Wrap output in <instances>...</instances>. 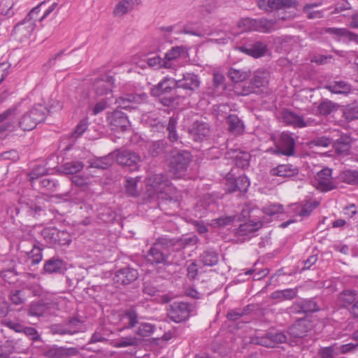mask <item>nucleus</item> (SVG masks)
<instances>
[{
  "instance_id": "nucleus-1",
  "label": "nucleus",
  "mask_w": 358,
  "mask_h": 358,
  "mask_svg": "<svg viewBox=\"0 0 358 358\" xmlns=\"http://www.w3.org/2000/svg\"><path fill=\"white\" fill-rule=\"evenodd\" d=\"M26 100L12 106L0 114V133L6 131H13L18 127L24 131L34 129L36 125L45 119L47 109L41 104H36L26 109Z\"/></svg>"
},
{
  "instance_id": "nucleus-2",
  "label": "nucleus",
  "mask_w": 358,
  "mask_h": 358,
  "mask_svg": "<svg viewBox=\"0 0 358 358\" xmlns=\"http://www.w3.org/2000/svg\"><path fill=\"white\" fill-rule=\"evenodd\" d=\"M176 245L174 239L159 238L152 245L147 254V260L152 264L169 265L176 263L173 259H169L171 250Z\"/></svg>"
},
{
  "instance_id": "nucleus-3",
  "label": "nucleus",
  "mask_w": 358,
  "mask_h": 358,
  "mask_svg": "<svg viewBox=\"0 0 358 358\" xmlns=\"http://www.w3.org/2000/svg\"><path fill=\"white\" fill-rule=\"evenodd\" d=\"M150 196L156 195L159 199L173 201L177 199L176 189L166 177L161 174L150 176L148 180Z\"/></svg>"
},
{
  "instance_id": "nucleus-4",
  "label": "nucleus",
  "mask_w": 358,
  "mask_h": 358,
  "mask_svg": "<svg viewBox=\"0 0 358 358\" xmlns=\"http://www.w3.org/2000/svg\"><path fill=\"white\" fill-rule=\"evenodd\" d=\"M176 89H178L176 79L165 77L151 89V94L154 96L161 97L162 103L169 106L174 101L171 94Z\"/></svg>"
},
{
  "instance_id": "nucleus-5",
  "label": "nucleus",
  "mask_w": 358,
  "mask_h": 358,
  "mask_svg": "<svg viewBox=\"0 0 358 358\" xmlns=\"http://www.w3.org/2000/svg\"><path fill=\"white\" fill-rule=\"evenodd\" d=\"M191 161V155L185 150L172 152L170 157L171 171L176 178H180L186 171Z\"/></svg>"
},
{
  "instance_id": "nucleus-6",
  "label": "nucleus",
  "mask_w": 358,
  "mask_h": 358,
  "mask_svg": "<svg viewBox=\"0 0 358 358\" xmlns=\"http://www.w3.org/2000/svg\"><path fill=\"white\" fill-rule=\"evenodd\" d=\"M275 19H243L238 26H244L245 31H257L261 32H271L278 29Z\"/></svg>"
},
{
  "instance_id": "nucleus-7",
  "label": "nucleus",
  "mask_w": 358,
  "mask_h": 358,
  "mask_svg": "<svg viewBox=\"0 0 358 358\" xmlns=\"http://www.w3.org/2000/svg\"><path fill=\"white\" fill-rule=\"evenodd\" d=\"M312 182L313 186L322 192L332 190L337 186L332 178V170L329 168H324L318 171Z\"/></svg>"
},
{
  "instance_id": "nucleus-8",
  "label": "nucleus",
  "mask_w": 358,
  "mask_h": 358,
  "mask_svg": "<svg viewBox=\"0 0 358 358\" xmlns=\"http://www.w3.org/2000/svg\"><path fill=\"white\" fill-rule=\"evenodd\" d=\"M190 308L188 303L182 301H175L170 305L167 315L173 322L178 323L189 317Z\"/></svg>"
},
{
  "instance_id": "nucleus-9",
  "label": "nucleus",
  "mask_w": 358,
  "mask_h": 358,
  "mask_svg": "<svg viewBox=\"0 0 358 358\" xmlns=\"http://www.w3.org/2000/svg\"><path fill=\"white\" fill-rule=\"evenodd\" d=\"M177 87L185 91L187 95H191L197 90L200 86L199 76L194 73H185L182 78L176 80Z\"/></svg>"
},
{
  "instance_id": "nucleus-10",
  "label": "nucleus",
  "mask_w": 358,
  "mask_h": 358,
  "mask_svg": "<svg viewBox=\"0 0 358 358\" xmlns=\"http://www.w3.org/2000/svg\"><path fill=\"white\" fill-rule=\"evenodd\" d=\"M114 78L113 76L102 75L94 79L92 83V90L97 96H103L112 92Z\"/></svg>"
},
{
  "instance_id": "nucleus-11",
  "label": "nucleus",
  "mask_w": 358,
  "mask_h": 358,
  "mask_svg": "<svg viewBox=\"0 0 358 358\" xmlns=\"http://www.w3.org/2000/svg\"><path fill=\"white\" fill-rule=\"evenodd\" d=\"M282 117L287 124L292 125L294 127L302 128L315 124L314 119L310 117L304 119L303 116L287 110L282 112Z\"/></svg>"
},
{
  "instance_id": "nucleus-12",
  "label": "nucleus",
  "mask_w": 358,
  "mask_h": 358,
  "mask_svg": "<svg viewBox=\"0 0 358 358\" xmlns=\"http://www.w3.org/2000/svg\"><path fill=\"white\" fill-rule=\"evenodd\" d=\"M115 158L119 164L131 167V170L136 169L141 160V157L136 152L125 150L115 152Z\"/></svg>"
},
{
  "instance_id": "nucleus-13",
  "label": "nucleus",
  "mask_w": 358,
  "mask_h": 358,
  "mask_svg": "<svg viewBox=\"0 0 358 358\" xmlns=\"http://www.w3.org/2000/svg\"><path fill=\"white\" fill-rule=\"evenodd\" d=\"M278 152L283 155L292 156L295 152V142L293 137L288 133L280 134L277 145Z\"/></svg>"
},
{
  "instance_id": "nucleus-14",
  "label": "nucleus",
  "mask_w": 358,
  "mask_h": 358,
  "mask_svg": "<svg viewBox=\"0 0 358 358\" xmlns=\"http://www.w3.org/2000/svg\"><path fill=\"white\" fill-rule=\"evenodd\" d=\"M80 321L76 318L71 319L66 324H53L50 327V331L53 334H71L73 335L79 331Z\"/></svg>"
},
{
  "instance_id": "nucleus-15",
  "label": "nucleus",
  "mask_w": 358,
  "mask_h": 358,
  "mask_svg": "<svg viewBox=\"0 0 358 358\" xmlns=\"http://www.w3.org/2000/svg\"><path fill=\"white\" fill-rule=\"evenodd\" d=\"M311 327L312 324L310 321L301 319L289 328L288 334L290 338H301L307 335Z\"/></svg>"
},
{
  "instance_id": "nucleus-16",
  "label": "nucleus",
  "mask_w": 358,
  "mask_h": 358,
  "mask_svg": "<svg viewBox=\"0 0 358 358\" xmlns=\"http://www.w3.org/2000/svg\"><path fill=\"white\" fill-rule=\"evenodd\" d=\"M76 348H64L54 345L48 348L45 355L49 358H69L78 354Z\"/></svg>"
},
{
  "instance_id": "nucleus-17",
  "label": "nucleus",
  "mask_w": 358,
  "mask_h": 358,
  "mask_svg": "<svg viewBox=\"0 0 358 358\" xmlns=\"http://www.w3.org/2000/svg\"><path fill=\"white\" fill-rule=\"evenodd\" d=\"M138 271L131 267H125L118 270L114 277L116 283L121 285H128L138 278Z\"/></svg>"
},
{
  "instance_id": "nucleus-18",
  "label": "nucleus",
  "mask_w": 358,
  "mask_h": 358,
  "mask_svg": "<svg viewBox=\"0 0 358 358\" xmlns=\"http://www.w3.org/2000/svg\"><path fill=\"white\" fill-rule=\"evenodd\" d=\"M187 50L184 46H175L172 47L169 50L164 57L165 63H164V68L173 69L174 68V62L182 56H185Z\"/></svg>"
},
{
  "instance_id": "nucleus-19",
  "label": "nucleus",
  "mask_w": 358,
  "mask_h": 358,
  "mask_svg": "<svg viewBox=\"0 0 358 358\" xmlns=\"http://www.w3.org/2000/svg\"><path fill=\"white\" fill-rule=\"evenodd\" d=\"M108 120L113 130L124 131L129 127L127 117L121 111L115 110L108 117Z\"/></svg>"
},
{
  "instance_id": "nucleus-20",
  "label": "nucleus",
  "mask_w": 358,
  "mask_h": 358,
  "mask_svg": "<svg viewBox=\"0 0 358 358\" xmlns=\"http://www.w3.org/2000/svg\"><path fill=\"white\" fill-rule=\"evenodd\" d=\"M226 157L231 159L235 165L241 169L247 168L250 164V155L240 150H231L227 152Z\"/></svg>"
},
{
  "instance_id": "nucleus-21",
  "label": "nucleus",
  "mask_w": 358,
  "mask_h": 358,
  "mask_svg": "<svg viewBox=\"0 0 358 358\" xmlns=\"http://www.w3.org/2000/svg\"><path fill=\"white\" fill-rule=\"evenodd\" d=\"M270 73L266 70H257L250 80L252 90L250 92H256V89L266 87L269 83Z\"/></svg>"
},
{
  "instance_id": "nucleus-22",
  "label": "nucleus",
  "mask_w": 358,
  "mask_h": 358,
  "mask_svg": "<svg viewBox=\"0 0 358 358\" xmlns=\"http://www.w3.org/2000/svg\"><path fill=\"white\" fill-rule=\"evenodd\" d=\"M224 81L225 78L222 73L219 72L214 73L213 83L208 87L207 94L212 96H217L222 94L225 90Z\"/></svg>"
},
{
  "instance_id": "nucleus-23",
  "label": "nucleus",
  "mask_w": 358,
  "mask_h": 358,
  "mask_svg": "<svg viewBox=\"0 0 358 358\" xmlns=\"http://www.w3.org/2000/svg\"><path fill=\"white\" fill-rule=\"evenodd\" d=\"M189 134L194 141H202L210 134L209 125L206 122L196 121L189 129Z\"/></svg>"
},
{
  "instance_id": "nucleus-24",
  "label": "nucleus",
  "mask_w": 358,
  "mask_h": 358,
  "mask_svg": "<svg viewBox=\"0 0 358 358\" xmlns=\"http://www.w3.org/2000/svg\"><path fill=\"white\" fill-rule=\"evenodd\" d=\"M227 185L228 192H233L237 190L240 192H246L250 186V181L245 175L240 176L236 179L229 177L227 179Z\"/></svg>"
},
{
  "instance_id": "nucleus-25",
  "label": "nucleus",
  "mask_w": 358,
  "mask_h": 358,
  "mask_svg": "<svg viewBox=\"0 0 358 358\" xmlns=\"http://www.w3.org/2000/svg\"><path fill=\"white\" fill-rule=\"evenodd\" d=\"M288 341L287 335L281 331L269 332L264 337L262 338L260 343L266 347H274L276 344L283 343Z\"/></svg>"
},
{
  "instance_id": "nucleus-26",
  "label": "nucleus",
  "mask_w": 358,
  "mask_h": 358,
  "mask_svg": "<svg viewBox=\"0 0 358 358\" xmlns=\"http://www.w3.org/2000/svg\"><path fill=\"white\" fill-rule=\"evenodd\" d=\"M139 4V0H120L115 5L113 14L115 17H122L134 9Z\"/></svg>"
},
{
  "instance_id": "nucleus-27",
  "label": "nucleus",
  "mask_w": 358,
  "mask_h": 358,
  "mask_svg": "<svg viewBox=\"0 0 358 358\" xmlns=\"http://www.w3.org/2000/svg\"><path fill=\"white\" fill-rule=\"evenodd\" d=\"M36 24L33 20L25 17L15 26L13 31L15 34L21 36V38H27L34 30Z\"/></svg>"
},
{
  "instance_id": "nucleus-28",
  "label": "nucleus",
  "mask_w": 358,
  "mask_h": 358,
  "mask_svg": "<svg viewBox=\"0 0 358 358\" xmlns=\"http://www.w3.org/2000/svg\"><path fill=\"white\" fill-rule=\"evenodd\" d=\"M139 317L136 311L134 308H129L123 313L121 317V322L123 327L120 329V331L123 329H129L136 327L139 324Z\"/></svg>"
},
{
  "instance_id": "nucleus-29",
  "label": "nucleus",
  "mask_w": 358,
  "mask_h": 358,
  "mask_svg": "<svg viewBox=\"0 0 358 358\" xmlns=\"http://www.w3.org/2000/svg\"><path fill=\"white\" fill-rule=\"evenodd\" d=\"M299 169L292 164H280L270 170V174L273 176L292 177L297 175Z\"/></svg>"
},
{
  "instance_id": "nucleus-30",
  "label": "nucleus",
  "mask_w": 358,
  "mask_h": 358,
  "mask_svg": "<svg viewBox=\"0 0 358 358\" xmlns=\"http://www.w3.org/2000/svg\"><path fill=\"white\" fill-rule=\"evenodd\" d=\"M26 242H22L20 243L19 248L22 249V251L25 252L27 258L31 261V264H38L43 258L42 248L34 243L31 244V250H25Z\"/></svg>"
},
{
  "instance_id": "nucleus-31",
  "label": "nucleus",
  "mask_w": 358,
  "mask_h": 358,
  "mask_svg": "<svg viewBox=\"0 0 358 358\" xmlns=\"http://www.w3.org/2000/svg\"><path fill=\"white\" fill-rule=\"evenodd\" d=\"M261 227L262 223L259 222H245L239 226L236 231V234L239 237L248 236L257 231Z\"/></svg>"
},
{
  "instance_id": "nucleus-32",
  "label": "nucleus",
  "mask_w": 358,
  "mask_h": 358,
  "mask_svg": "<svg viewBox=\"0 0 358 358\" xmlns=\"http://www.w3.org/2000/svg\"><path fill=\"white\" fill-rule=\"evenodd\" d=\"M239 50L241 52H245L255 57H259L265 54L267 48L266 45L264 43L257 41L252 44L249 48L245 46H241L239 47Z\"/></svg>"
},
{
  "instance_id": "nucleus-33",
  "label": "nucleus",
  "mask_w": 358,
  "mask_h": 358,
  "mask_svg": "<svg viewBox=\"0 0 358 358\" xmlns=\"http://www.w3.org/2000/svg\"><path fill=\"white\" fill-rule=\"evenodd\" d=\"M141 98L138 95L126 94L119 97L116 100L117 107L123 109H133L136 108V104L140 101Z\"/></svg>"
},
{
  "instance_id": "nucleus-34",
  "label": "nucleus",
  "mask_w": 358,
  "mask_h": 358,
  "mask_svg": "<svg viewBox=\"0 0 358 358\" xmlns=\"http://www.w3.org/2000/svg\"><path fill=\"white\" fill-rule=\"evenodd\" d=\"M115 161V152H111L106 156L94 159L90 161V166L99 169H106L110 166Z\"/></svg>"
},
{
  "instance_id": "nucleus-35",
  "label": "nucleus",
  "mask_w": 358,
  "mask_h": 358,
  "mask_svg": "<svg viewBox=\"0 0 358 358\" xmlns=\"http://www.w3.org/2000/svg\"><path fill=\"white\" fill-rule=\"evenodd\" d=\"M141 339L136 335L122 336L113 342L112 345L116 348H122L127 347H137L141 343Z\"/></svg>"
},
{
  "instance_id": "nucleus-36",
  "label": "nucleus",
  "mask_w": 358,
  "mask_h": 358,
  "mask_svg": "<svg viewBox=\"0 0 358 358\" xmlns=\"http://www.w3.org/2000/svg\"><path fill=\"white\" fill-rule=\"evenodd\" d=\"M325 32L338 37H345L350 41L358 43V34L351 32L345 28L329 27L325 29Z\"/></svg>"
},
{
  "instance_id": "nucleus-37",
  "label": "nucleus",
  "mask_w": 358,
  "mask_h": 358,
  "mask_svg": "<svg viewBox=\"0 0 358 358\" xmlns=\"http://www.w3.org/2000/svg\"><path fill=\"white\" fill-rule=\"evenodd\" d=\"M297 292L296 288L277 290L271 293V297L279 301L291 300L296 296Z\"/></svg>"
},
{
  "instance_id": "nucleus-38",
  "label": "nucleus",
  "mask_w": 358,
  "mask_h": 358,
  "mask_svg": "<svg viewBox=\"0 0 358 358\" xmlns=\"http://www.w3.org/2000/svg\"><path fill=\"white\" fill-rule=\"evenodd\" d=\"M64 266V262L57 257H52L48 259L44 264V271L48 273L59 272Z\"/></svg>"
},
{
  "instance_id": "nucleus-39",
  "label": "nucleus",
  "mask_w": 358,
  "mask_h": 358,
  "mask_svg": "<svg viewBox=\"0 0 358 358\" xmlns=\"http://www.w3.org/2000/svg\"><path fill=\"white\" fill-rule=\"evenodd\" d=\"M228 76L232 81L239 83L246 80L249 77L250 71L243 69L231 67L228 71Z\"/></svg>"
},
{
  "instance_id": "nucleus-40",
  "label": "nucleus",
  "mask_w": 358,
  "mask_h": 358,
  "mask_svg": "<svg viewBox=\"0 0 358 358\" xmlns=\"http://www.w3.org/2000/svg\"><path fill=\"white\" fill-rule=\"evenodd\" d=\"M326 88L334 94H347L351 90V86L344 81L331 83Z\"/></svg>"
},
{
  "instance_id": "nucleus-41",
  "label": "nucleus",
  "mask_w": 358,
  "mask_h": 358,
  "mask_svg": "<svg viewBox=\"0 0 358 358\" xmlns=\"http://www.w3.org/2000/svg\"><path fill=\"white\" fill-rule=\"evenodd\" d=\"M48 305L42 302L32 303L29 308L30 316L41 317L45 315L48 311Z\"/></svg>"
},
{
  "instance_id": "nucleus-42",
  "label": "nucleus",
  "mask_w": 358,
  "mask_h": 358,
  "mask_svg": "<svg viewBox=\"0 0 358 358\" xmlns=\"http://www.w3.org/2000/svg\"><path fill=\"white\" fill-rule=\"evenodd\" d=\"M229 130L230 132L238 134L243 131V124L236 115H229L227 117Z\"/></svg>"
},
{
  "instance_id": "nucleus-43",
  "label": "nucleus",
  "mask_w": 358,
  "mask_h": 358,
  "mask_svg": "<svg viewBox=\"0 0 358 358\" xmlns=\"http://www.w3.org/2000/svg\"><path fill=\"white\" fill-rule=\"evenodd\" d=\"M337 110V105L329 100L321 101L317 106V113L321 115L327 116Z\"/></svg>"
},
{
  "instance_id": "nucleus-44",
  "label": "nucleus",
  "mask_w": 358,
  "mask_h": 358,
  "mask_svg": "<svg viewBox=\"0 0 358 358\" xmlns=\"http://www.w3.org/2000/svg\"><path fill=\"white\" fill-rule=\"evenodd\" d=\"M200 260L204 265L212 266L218 262V255L213 250H208L200 255Z\"/></svg>"
},
{
  "instance_id": "nucleus-45",
  "label": "nucleus",
  "mask_w": 358,
  "mask_h": 358,
  "mask_svg": "<svg viewBox=\"0 0 358 358\" xmlns=\"http://www.w3.org/2000/svg\"><path fill=\"white\" fill-rule=\"evenodd\" d=\"M83 164L79 161L66 162L62 166V171L66 174H76L83 169Z\"/></svg>"
},
{
  "instance_id": "nucleus-46",
  "label": "nucleus",
  "mask_w": 358,
  "mask_h": 358,
  "mask_svg": "<svg viewBox=\"0 0 358 358\" xmlns=\"http://www.w3.org/2000/svg\"><path fill=\"white\" fill-rule=\"evenodd\" d=\"M318 203L316 201L307 202L303 205H294V210L299 215L302 217L308 216L310 213L317 206Z\"/></svg>"
},
{
  "instance_id": "nucleus-47",
  "label": "nucleus",
  "mask_w": 358,
  "mask_h": 358,
  "mask_svg": "<svg viewBox=\"0 0 358 358\" xmlns=\"http://www.w3.org/2000/svg\"><path fill=\"white\" fill-rule=\"evenodd\" d=\"M267 4L271 9L278 10L295 7L296 3L294 0H268Z\"/></svg>"
},
{
  "instance_id": "nucleus-48",
  "label": "nucleus",
  "mask_w": 358,
  "mask_h": 358,
  "mask_svg": "<svg viewBox=\"0 0 358 358\" xmlns=\"http://www.w3.org/2000/svg\"><path fill=\"white\" fill-rule=\"evenodd\" d=\"M136 330L135 331V335L141 337H148L155 331V327L153 324L147 322L139 323Z\"/></svg>"
},
{
  "instance_id": "nucleus-49",
  "label": "nucleus",
  "mask_w": 358,
  "mask_h": 358,
  "mask_svg": "<svg viewBox=\"0 0 358 358\" xmlns=\"http://www.w3.org/2000/svg\"><path fill=\"white\" fill-rule=\"evenodd\" d=\"M41 234L48 243L51 245H56L57 237L58 236V229L54 227L44 229Z\"/></svg>"
},
{
  "instance_id": "nucleus-50",
  "label": "nucleus",
  "mask_w": 358,
  "mask_h": 358,
  "mask_svg": "<svg viewBox=\"0 0 358 358\" xmlns=\"http://www.w3.org/2000/svg\"><path fill=\"white\" fill-rule=\"evenodd\" d=\"M176 124L177 120L174 117H171L169 120L167 131L168 138L172 143H176L178 141V136L176 131Z\"/></svg>"
},
{
  "instance_id": "nucleus-51",
  "label": "nucleus",
  "mask_w": 358,
  "mask_h": 358,
  "mask_svg": "<svg viewBox=\"0 0 358 358\" xmlns=\"http://www.w3.org/2000/svg\"><path fill=\"white\" fill-rule=\"evenodd\" d=\"M166 145V143L162 140L152 142L149 145L148 152L152 156H157L164 151Z\"/></svg>"
},
{
  "instance_id": "nucleus-52",
  "label": "nucleus",
  "mask_w": 358,
  "mask_h": 358,
  "mask_svg": "<svg viewBox=\"0 0 358 358\" xmlns=\"http://www.w3.org/2000/svg\"><path fill=\"white\" fill-rule=\"evenodd\" d=\"M341 178L343 182L350 185L358 184V171L346 170L343 172Z\"/></svg>"
},
{
  "instance_id": "nucleus-53",
  "label": "nucleus",
  "mask_w": 358,
  "mask_h": 358,
  "mask_svg": "<svg viewBox=\"0 0 358 358\" xmlns=\"http://www.w3.org/2000/svg\"><path fill=\"white\" fill-rule=\"evenodd\" d=\"M356 299V293L351 290H344L339 295V301L343 303V306L352 303Z\"/></svg>"
},
{
  "instance_id": "nucleus-54",
  "label": "nucleus",
  "mask_w": 358,
  "mask_h": 358,
  "mask_svg": "<svg viewBox=\"0 0 358 358\" xmlns=\"http://www.w3.org/2000/svg\"><path fill=\"white\" fill-rule=\"evenodd\" d=\"M139 180L140 178L138 177L127 180L126 190L129 195L133 196H138L139 191L137 188V182Z\"/></svg>"
},
{
  "instance_id": "nucleus-55",
  "label": "nucleus",
  "mask_w": 358,
  "mask_h": 358,
  "mask_svg": "<svg viewBox=\"0 0 358 358\" xmlns=\"http://www.w3.org/2000/svg\"><path fill=\"white\" fill-rule=\"evenodd\" d=\"M263 212L268 215H274L276 214L282 213L283 212V207L279 204H272L264 207L263 208Z\"/></svg>"
},
{
  "instance_id": "nucleus-56",
  "label": "nucleus",
  "mask_w": 358,
  "mask_h": 358,
  "mask_svg": "<svg viewBox=\"0 0 358 358\" xmlns=\"http://www.w3.org/2000/svg\"><path fill=\"white\" fill-rule=\"evenodd\" d=\"M301 309L303 313H312L317 310L318 308L315 301L308 300L301 302Z\"/></svg>"
},
{
  "instance_id": "nucleus-57",
  "label": "nucleus",
  "mask_w": 358,
  "mask_h": 358,
  "mask_svg": "<svg viewBox=\"0 0 358 358\" xmlns=\"http://www.w3.org/2000/svg\"><path fill=\"white\" fill-rule=\"evenodd\" d=\"M71 242L70 235L65 231L58 230V236L57 237L56 245H65Z\"/></svg>"
},
{
  "instance_id": "nucleus-58",
  "label": "nucleus",
  "mask_w": 358,
  "mask_h": 358,
  "mask_svg": "<svg viewBox=\"0 0 358 358\" xmlns=\"http://www.w3.org/2000/svg\"><path fill=\"white\" fill-rule=\"evenodd\" d=\"M334 148L338 153L345 154L347 153L350 149L348 142L344 141L341 139H338L334 143Z\"/></svg>"
},
{
  "instance_id": "nucleus-59",
  "label": "nucleus",
  "mask_w": 358,
  "mask_h": 358,
  "mask_svg": "<svg viewBox=\"0 0 358 358\" xmlns=\"http://www.w3.org/2000/svg\"><path fill=\"white\" fill-rule=\"evenodd\" d=\"M164 63H165L164 59L159 56L148 58L147 62L150 66L155 69L164 68Z\"/></svg>"
},
{
  "instance_id": "nucleus-60",
  "label": "nucleus",
  "mask_w": 358,
  "mask_h": 358,
  "mask_svg": "<svg viewBox=\"0 0 358 358\" xmlns=\"http://www.w3.org/2000/svg\"><path fill=\"white\" fill-rule=\"evenodd\" d=\"M5 326L8 327L9 329H13L15 332L22 333L24 330V326L20 323L5 319L3 322Z\"/></svg>"
},
{
  "instance_id": "nucleus-61",
  "label": "nucleus",
  "mask_w": 358,
  "mask_h": 358,
  "mask_svg": "<svg viewBox=\"0 0 358 358\" xmlns=\"http://www.w3.org/2000/svg\"><path fill=\"white\" fill-rule=\"evenodd\" d=\"M358 349V343H350L341 345L338 348L341 354H348L355 352Z\"/></svg>"
},
{
  "instance_id": "nucleus-62",
  "label": "nucleus",
  "mask_w": 358,
  "mask_h": 358,
  "mask_svg": "<svg viewBox=\"0 0 358 358\" xmlns=\"http://www.w3.org/2000/svg\"><path fill=\"white\" fill-rule=\"evenodd\" d=\"M27 336L29 337L31 340L36 341L40 340V335L37 330L31 327H24L22 331Z\"/></svg>"
},
{
  "instance_id": "nucleus-63",
  "label": "nucleus",
  "mask_w": 358,
  "mask_h": 358,
  "mask_svg": "<svg viewBox=\"0 0 358 358\" xmlns=\"http://www.w3.org/2000/svg\"><path fill=\"white\" fill-rule=\"evenodd\" d=\"M331 139L326 136L317 137L311 141V145L318 147L327 148L331 144Z\"/></svg>"
},
{
  "instance_id": "nucleus-64",
  "label": "nucleus",
  "mask_w": 358,
  "mask_h": 358,
  "mask_svg": "<svg viewBox=\"0 0 358 358\" xmlns=\"http://www.w3.org/2000/svg\"><path fill=\"white\" fill-rule=\"evenodd\" d=\"M335 348L334 345L323 348L319 352L320 358H334Z\"/></svg>"
}]
</instances>
